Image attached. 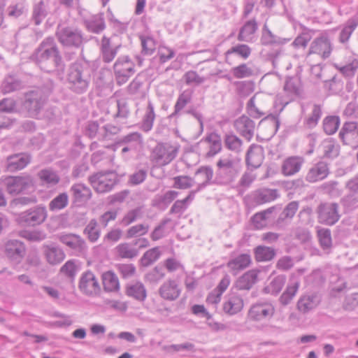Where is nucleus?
<instances>
[{
  "instance_id": "1",
  "label": "nucleus",
  "mask_w": 358,
  "mask_h": 358,
  "mask_svg": "<svg viewBox=\"0 0 358 358\" xmlns=\"http://www.w3.org/2000/svg\"><path fill=\"white\" fill-rule=\"evenodd\" d=\"M46 218L45 208L37 206L20 213L16 218V222L22 227H34L42 224Z\"/></svg>"
},
{
  "instance_id": "2",
  "label": "nucleus",
  "mask_w": 358,
  "mask_h": 358,
  "mask_svg": "<svg viewBox=\"0 0 358 358\" xmlns=\"http://www.w3.org/2000/svg\"><path fill=\"white\" fill-rule=\"evenodd\" d=\"M90 181L96 192L105 193L113 189L117 182V176L114 172H100L91 176Z\"/></svg>"
},
{
  "instance_id": "3",
  "label": "nucleus",
  "mask_w": 358,
  "mask_h": 358,
  "mask_svg": "<svg viewBox=\"0 0 358 358\" xmlns=\"http://www.w3.org/2000/svg\"><path fill=\"white\" fill-rule=\"evenodd\" d=\"M178 148L167 143L158 144L152 150L151 159L158 166H165L176 157Z\"/></svg>"
},
{
  "instance_id": "4",
  "label": "nucleus",
  "mask_w": 358,
  "mask_h": 358,
  "mask_svg": "<svg viewBox=\"0 0 358 358\" xmlns=\"http://www.w3.org/2000/svg\"><path fill=\"white\" fill-rule=\"evenodd\" d=\"M135 64L128 57H120L113 69L117 84L122 85L128 81L134 73Z\"/></svg>"
},
{
  "instance_id": "5",
  "label": "nucleus",
  "mask_w": 358,
  "mask_h": 358,
  "mask_svg": "<svg viewBox=\"0 0 358 358\" xmlns=\"http://www.w3.org/2000/svg\"><path fill=\"white\" fill-rule=\"evenodd\" d=\"M318 222L325 225H333L336 223L340 215L336 203H325L320 204L317 210Z\"/></svg>"
},
{
  "instance_id": "6",
  "label": "nucleus",
  "mask_w": 358,
  "mask_h": 358,
  "mask_svg": "<svg viewBox=\"0 0 358 358\" xmlns=\"http://www.w3.org/2000/svg\"><path fill=\"white\" fill-rule=\"evenodd\" d=\"M339 136L344 144L352 148L358 147V122H345L340 131Z\"/></svg>"
},
{
  "instance_id": "7",
  "label": "nucleus",
  "mask_w": 358,
  "mask_h": 358,
  "mask_svg": "<svg viewBox=\"0 0 358 358\" xmlns=\"http://www.w3.org/2000/svg\"><path fill=\"white\" fill-rule=\"evenodd\" d=\"M2 182L10 194L22 193L31 185V180L23 177H6Z\"/></svg>"
},
{
  "instance_id": "8",
  "label": "nucleus",
  "mask_w": 358,
  "mask_h": 358,
  "mask_svg": "<svg viewBox=\"0 0 358 358\" xmlns=\"http://www.w3.org/2000/svg\"><path fill=\"white\" fill-rule=\"evenodd\" d=\"M57 36L60 43L66 46H78L83 41L80 33L73 27L60 29Z\"/></svg>"
},
{
  "instance_id": "9",
  "label": "nucleus",
  "mask_w": 358,
  "mask_h": 358,
  "mask_svg": "<svg viewBox=\"0 0 358 358\" xmlns=\"http://www.w3.org/2000/svg\"><path fill=\"white\" fill-rule=\"evenodd\" d=\"M331 52V45L329 39L322 36L316 38L311 43L308 53L317 55L322 59L329 57Z\"/></svg>"
},
{
  "instance_id": "10",
  "label": "nucleus",
  "mask_w": 358,
  "mask_h": 358,
  "mask_svg": "<svg viewBox=\"0 0 358 358\" xmlns=\"http://www.w3.org/2000/svg\"><path fill=\"white\" fill-rule=\"evenodd\" d=\"M274 314V308L270 303H256L251 306L248 317L254 321H261L270 318Z\"/></svg>"
},
{
  "instance_id": "11",
  "label": "nucleus",
  "mask_w": 358,
  "mask_h": 358,
  "mask_svg": "<svg viewBox=\"0 0 358 358\" xmlns=\"http://www.w3.org/2000/svg\"><path fill=\"white\" fill-rule=\"evenodd\" d=\"M46 262L50 265H57L65 259L64 252L59 248L54 245H44L43 250Z\"/></svg>"
},
{
  "instance_id": "12",
  "label": "nucleus",
  "mask_w": 358,
  "mask_h": 358,
  "mask_svg": "<svg viewBox=\"0 0 358 358\" xmlns=\"http://www.w3.org/2000/svg\"><path fill=\"white\" fill-rule=\"evenodd\" d=\"M339 145L332 139H326L322 142L318 148L321 157L332 159L339 155Z\"/></svg>"
},
{
  "instance_id": "13",
  "label": "nucleus",
  "mask_w": 358,
  "mask_h": 358,
  "mask_svg": "<svg viewBox=\"0 0 358 358\" xmlns=\"http://www.w3.org/2000/svg\"><path fill=\"white\" fill-rule=\"evenodd\" d=\"M79 288L83 291H96L100 286L98 279L92 271L85 272L80 277Z\"/></svg>"
},
{
  "instance_id": "14",
  "label": "nucleus",
  "mask_w": 358,
  "mask_h": 358,
  "mask_svg": "<svg viewBox=\"0 0 358 358\" xmlns=\"http://www.w3.org/2000/svg\"><path fill=\"white\" fill-rule=\"evenodd\" d=\"M5 252L8 258L17 259L24 256L25 247L18 241H9L5 245Z\"/></svg>"
},
{
  "instance_id": "15",
  "label": "nucleus",
  "mask_w": 358,
  "mask_h": 358,
  "mask_svg": "<svg viewBox=\"0 0 358 358\" xmlns=\"http://www.w3.org/2000/svg\"><path fill=\"white\" fill-rule=\"evenodd\" d=\"M235 127L242 136L250 139L253 134L255 124L248 117L242 116L235 122Z\"/></svg>"
},
{
  "instance_id": "16",
  "label": "nucleus",
  "mask_w": 358,
  "mask_h": 358,
  "mask_svg": "<svg viewBox=\"0 0 358 358\" xmlns=\"http://www.w3.org/2000/svg\"><path fill=\"white\" fill-rule=\"evenodd\" d=\"M329 173L327 165L324 162H319L309 170L306 175V180L315 182L324 179Z\"/></svg>"
},
{
  "instance_id": "17",
  "label": "nucleus",
  "mask_w": 358,
  "mask_h": 358,
  "mask_svg": "<svg viewBox=\"0 0 358 358\" xmlns=\"http://www.w3.org/2000/svg\"><path fill=\"white\" fill-rule=\"evenodd\" d=\"M120 46V44L113 45L109 38H103L101 41V48L103 60L107 63L112 62L116 56Z\"/></svg>"
},
{
  "instance_id": "18",
  "label": "nucleus",
  "mask_w": 358,
  "mask_h": 358,
  "mask_svg": "<svg viewBox=\"0 0 358 358\" xmlns=\"http://www.w3.org/2000/svg\"><path fill=\"white\" fill-rule=\"evenodd\" d=\"M320 302V296L316 293L313 292L311 295H307L301 297L298 301L297 306L300 311L306 313L315 308Z\"/></svg>"
},
{
  "instance_id": "19",
  "label": "nucleus",
  "mask_w": 358,
  "mask_h": 358,
  "mask_svg": "<svg viewBox=\"0 0 358 358\" xmlns=\"http://www.w3.org/2000/svg\"><path fill=\"white\" fill-rule=\"evenodd\" d=\"M30 162V157L26 154H17L8 158V169L10 171L21 170Z\"/></svg>"
},
{
  "instance_id": "20",
  "label": "nucleus",
  "mask_w": 358,
  "mask_h": 358,
  "mask_svg": "<svg viewBox=\"0 0 358 358\" xmlns=\"http://www.w3.org/2000/svg\"><path fill=\"white\" fill-rule=\"evenodd\" d=\"M302 164L303 160L300 157H289L282 163V172L285 176H292L299 171Z\"/></svg>"
},
{
  "instance_id": "21",
  "label": "nucleus",
  "mask_w": 358,
  "mask_h": 358,
  "mask_svg": "<svg viewBox=\"0 0 358 358\" xmlns=\"http://www.w3.org/2000/svg\"><path fill=\"white\" fill-rule=\"evenodd\" d=\"M247 163L253 168L259 167L264 160V150L261 146L253 145L247 155Z\"/></svg>"
},
{
  "instance_id": "22",
  "label": "nucleus",
  "mask_w": 358,
  "mask_h": 358,
  "mask_svg": "<svg viewBox=\"0 0 358 358\" xmlns=\"http://www.w3.org/2000/svg\"><path fill=\"white\" fill-rule=\"evenodd\" d=\"M59 241L69 248L80 251L84 248V241L80 236L75 234H63L59 237Z\"/></svg>"
},
{
  "instance_id": "23",
  "label": "nucleus",
  "mask_w": 358,
  "mask_h": 358,
  "mask_svg": "<svg viewBox=\"0 0 358 358\" xmlns=\"http://www.w3.org/2000/svg\"><path fill=\"white\" fill-rule=\"evenodd\" d=\"M255 259L258 262H268L275 256V251L273 248L259 245L254 249Z\"/></svg>"
},
{
  "instance_id": "24",
  "label": "nucleus",
  "mask_w": 358,
  "mask_h": 358,
  "mask_svg": "<svg viewBox=\"0 0 358 358\" xmlns=\"http://www.w3.org/2000/svg\"><path fill=\"white\" fill-rule=\"evenodd\" d=\"M243 307V301L237 296H232L224 303L223 310L229 315H235Z\"/></svg>"
},
{
  "instance_id": "25",
  "label": "nucleus",
  "mask_w": 358,
  "mask_h": 358,
  "mask_svg": "<svg viewBox=\"0 0 358 358\" xmlns=\"http://www.w3.org/2000/svg\"><path fill=\"white\" fill-rule=\"evenodd\" d=\"M251 257L249 255L243 254L227 263V266L233 271L243 270L250 266Z\"/></svg>"
},
{
  "instance_id": "26",
  "label": "nucleus",
  "mask_w": 358,
  "mask_h": 358,
  "mask_svg": "<svg viewBox=\"0 0 358 358\" xmlns=\"http://www.w3.org/2000/svg\"><path fill=\"white\" fill-rule=\"evenodd\" d=\"M102 282L105 291H117L120 288L118 278L111 271L102 275Z\"/></svg>"
},
{
  "instance_id": "27",
  "label": "nucleus",
  "mask_w": 358,
  "mask_h": 358,
  "mask_svg": "<svg viewBox=\"0 0 358 358\" xmlns=\"http://www.w3.org/2000/svg\"><path fill=\"white\" fill-rule=\"evenodd\" d=\"M73 195L76 201H87L91 198L92 192L90 188L82 184H76L71 187Z\"/></svg>"
},
{
  "instance_id": "28",
  "label": "nucleus",
  "mask_w": 358,
  "mask_h": 358,
  "mask_svg": "<svg viewBox=\"0 0 358 358\" xmlns=\"http://www.w3.org/2000/svg\"><path fill=\"white\" fill-rule=\"evenodd\" d=\"M79 267L75 260L71 259L59 268V274L73 281L78 272Z\"/></svg>"
},
{
  "instance_id": "29",
  "label": "nucleus",
  "mask_w": 358,
  "mask_h": 358,
  "mask_svg": "<svg viewBox=\"0 0 358 358\" xmlns=\"http://www.w3.org/2000/svg\"><path fill=\"white\" fill-rule=\"evenodd\" d=\"M257 29V23L255 20L247 22L241 28L238 39L240 41H249L252 38V36L255 33Z\"/></svg>"
},
{
  "instance_id": "30",
  "label": "nucleus",
  "mask_w": 358,
  "mask_h": 358,
  "mask_svg": "<svg viewBox=\"0 0 358 358\" xmlns=\"http://www.w3.org/2000/svg\"><path fill=\"white\" fill-rule=\"evenodd\" d=\"M38 176L41 182L49 185H55L59 183L60 178L58 174L52 169H43L38 172Z\"/></svg>"
},
{
  "instance_id": "31",
  "label": "nucleus",
  "mask_w": 358,
  "mask_h": 358,
  "mask_svg": "<svg viewBox=\"0 0 358 358\" xmlns=\"http://www.w3.org/2000/svg\"><path fill=\"white\" fill-rule=\"evenodd\" d=\"M70 83L73 85L74 90L81 92L87 87V83L81 76V72L78 69H73L69 75Z\"/></svg>"
},
{
  "instance_id": "32",
  "label": "nucleus",
  "mask_w": 358,
  "mask_h": 358,
  "mask_svg": "<svg viewBox=\"0 0 358 358\" xmlns=\"http://www.w3.org/2000/svg\"><path fill=\"white\" fill-rule=\"evenodd\" d=\"M115 252L119 257L123 259H131L136 257L138 252L137 249L127 243L118 245L115 248Z\"/></svg>"
},
{
  "instance_id": "33",
  "label": "nucleus",
  "mask_w": 358,
  "mask_h": 358,
  "mask_svg": "<svg viewBox=\"0 0 358 358\" xmlns=\"http://www.w3.org/2000/svg\"><path fill=\"white\" fill-rule=\"evenodd\" d=\"M317 236L321 248L329 250L332 246L331 231L328 229L319 228L317 230Z\"/></svg>"
},
{
  "instance_id": "34",
  "label": "nucleus",
  "mask_w": 358,
  "mask_h": 358,
  "mask_svg": "<svg viewBox=\"0 0 358 358\" xmlns=\"http://www.w3.org/2000/svg\"><path fill=\"white\" fill-rule=\"evenodd\" d=\"M339 125L340 118L336 115L327 116L323 120V129L328 135H331L336 133Z\"/></svg>"
},
{
  "instance_id": "35",
  "label": "nucleus",
  "mask_w": 358,
  "mask_h": 358,
  "mask_svg": "<svg viewBox=\"0 0 358 358\" xmlns=\"http://www.w3.org/2000/svg\"><path fill=\"white\" fill-rule=\"evenodd\" d=\"M258 273V270L253 269L246 272L244 275H243L239 280L241 288L244 289H250L252 285L257 282Z\"/></svg>"
},
{
  "instance_id": "36",
  "label": "nucleus",
  "mask_w": 358,
  "mask_h": 358,
  "mask_svg": "<svg viewBox=\"0 0 358 358\" xmlns=\"http://www.w3.org/2000/svg\"><path fill=\"white\" fill-rule=\"evenodd\" d=\"M234 77L238 79L251 77L253 75V69L247 64H241L231 69Z\"/></svg>"
},
{
  "instance_id": "37",
  "label": "nucleus",
  "mask_w": 358,
  "mask_h": 358,
  "mask_svg": "<svg viewBox=\"0 0 358 358\" xmlns=\"http://www.w3.org/2000/svg\"><path fill=\"white\" fill-rule=\"evenodd\" d=\"M206 141L210 145V153L212 155L217 154L221 150V138L215 133H211L206 137Z\"/></svg>"
},
{
  "instance_id": "38",
  "label": "nucleus",
  "mask_w": 358,
  "mask_h": 358,
  "mask_svg": "<svg viewBox=\"0 0 358 358\" xmlns=\"http://www.w3.org/2000/svg\"><path fill=\"white\" fill-rule=\"evenodd\" d=\"M236 54L243 59H247L251 55V48L245 44H239L227 50V55Z\"/></svg>"
},
{
  "instance_id": "39",
  "label": "nucleus",
  "mask_w": 358,
  "mask_h": 358,
  "mask_svg": "<svg viewBox=\"0 0 358 358\" xmlns=\"http://www.w3.org/2000/svg\"><path fill=\"white\" fill-rule=\"evenodd\" d=\"M160 256V252L158 248H152L145 252L141 257V262L144 266H148L155 262Z\"/></svg>"
},
{
  "instance_id": "40",
  "label": "nucleus",
  "mask_w": 358,
  "mask_h": 358,
  "mask_svg": "<svg viewBox=\"0 0 358 358\" xmlns=\"http://www.w3.org/2000/svg\"><path fill=\"white\" fill-rule=\"evenodd\" d=\"M68 204V196L62 193L56 196L49 204L50 210H58L65 208Z\"/></svg>"
},
{
  "instance_id": "41",
  "label": "nucleus",
  "mask_w": 358,
  "mask_h": 358,
  "mask_svg": "<svg viewBox=\"0 0 358 358\" xmlns=\"http://www.w3.org/2000/svg\"><path fill=\"white\" fill-rule=\"evenodd\" d=\"M269 211H263L256 213L252 218V223L257 229L264 228L267 224V215Z\"/></svg>"
},
{
  "instance_id": "42",
  "label": "nucleus",
  "mask_w": 358,
  "mask_h": 358,
  "mask_svg": "<svg viewBox=\"0 0 358 358\" xmlns=\"http://www.w3.org/2000/svg\"><path fill=\"white\" fill-rule=\"evenodd\" d=\"M85 232L91 241H96L100 235L96 222L95 220H91L87 225Z\"/></svg>"
},
{
  "instance_id": "43",
  "label": "nucleus",
  "mask_w": 358,
  "mask_h": 358,
  "mask_svg": "<svg viewBox=\"0 0 358 358\" xmlns=\"http://www.w3.org/2000/svg\"><path fill=\"white\" fill-rule=\"evenodd\" d=\"M143 52L145 55H151L156 49L155 41L150 37H141Z\"/></svg>"
},
{
  "instance_id": "44",
  "label": "nucleus",
  "mask_w": 358,
  "mask_h": 358,
  "mask_svg": "<svg viewBox=\"0 0 358 358\" xmlns=\"http://www.w3.org/2000/svg\"><path fill=\"white\" fill-rule=\"evenodd\" d=\"M358 305V292L351 293L345 296L343 308L347 310H353Z\"/></svg>"
},
{
  "instance_id": "45",
  "label": "nucleus",
  "mask_w": 358,
  "mask_h": 358,
  "mask_svg": "<svg viewBox=\"0 0 358 358\" xmlns=\"http://www.w3.org/2000/svg\"><path fill=\"white\" fill-rule=\"evenodd\" d=\"M42 55L45 58H48L52 56L57 55V50L56 47L52 43V41H46L41 45Z\"/></svg>"
},
{
  "instance_id": "46",
  "label": "nucleus",
  "mask_w": 358,
  "mask_h": 358,
  "mask_svg": "<svg viewBox=\"0 0 358 358\" xmlns=\"http://www.w3.org/2000/svg\"><path fill=\"white\" fill-rule=\"evenodd\" d=\"M148 227L143 224H137L129 228L127 233V238L140 236L148 232Z\"/></svg>"
},
{
  "instance_id": "47",
  "label": "nucleus",
  "mask_w": 358,
  "mask_h": 358,
  "mask_svg": "<svg viewBox=\"0 0 358 358\" xmlns=\"http://www.w3.org/2000/svg\"><path fill=\"white\" fill-rule=\"evenodd\" d=\"M277 196L276 190L264 189L259 192L258 199L262 203H267L275 200Z\"/></svg>"
},
{
  "instance_id": "48",
  "label": "nucleus",
  "mask_w": 358,
  "mask_h": 358,
  "mask_svg": "<svg viewBox=\"0 0 358 358\" xmlns=\"http://www.w3.org/2000/svg\"><path fill=\"white\" fill-rule=\"evenodd\" d=\"M312 38L310 32L304 31L299 35L294 41L293 44L295 47L306 48Z\"/></svg>"
},
{
  "instance_id": "49",
  "label": "nucleus",
  "mask_w": 358,
  "mask_h": 358,
  "mask_svg": "<svg viewBox=\"0 0 358 358\" xmlns=\"http://www.w3.org/2000/svg\"><path fill=\"white\" fill-rule=\"evenodd\" d=\"M225 145L230 150H237L241 146V141L235 135L229 134L226 136Z\"/></svg>"
},
{
  "instance_id": "50",
  "label": "nucleus",
  "mask_w": 358,
  "mask_h": 358,
  "mask_svg": "<svg viewBox=\"0 0 358 358\" xmlns=\"http://www.w3.org/2000/svg\"><path fill=\"white\" fill-rule=\"evenodd\" d=\"M185 83L189 84H200L203 82V79L201 78L195 71H189L184 75Z\"/></svg>"
},
{
  "instance_id": "51",
  "label": "nucleus",
  "mask_w": 358,
  "mask_h": 358,
  "mask_svg": "<svg viewBox=\"0 0 358 358\" xmlns=\"http://www.w3.org/2000/svg\"><path fill=\"white\" fill-rule=\"evenodd\" d=\"M105 303L106 305H108L113 309L121 312H125L128 307L127 302H123L117 300L106 299L105 300Z\"/></svg>"
},
{
  "instance_id": "52",
  "label": "nucleus",
  "mask_w": 358,
  "mask_h": 358,
  "mask_svg": "<svg viewBox=\"0 0 358 358\" xmlns=\"http://www.w3.org/2000/svg\"><path fill=\"white\" fill-rule=\"evenodd\" d=\"M174 187L180 189L189 188L192 185V180L187 176H178L175 178Z\"/></svg>"
},
{
  "instance_id": "53",
  "label": "nucleus",
  "mask_w": 358,
  "mask_h": 358,
  "mask_svg": "<svg viewBox=\"0 0 358 358\" xmlns=\"http://www.w3.org/2000/svg\"><path fill=\"white\" fill-rule=\"evenodd\" d=\"M299 208V203L296 201L289 203L283 211L285 218H292L296 214Z\"/></svg>"
},
{
  "instance_id": "54",
  "label": "nucleus",
  "mask_w": 358,
  "mask_h": 358,
  "mask_svg": "<svg viewBox=\"0 0 358 358\" xmlns=\"http://www.w3.org/2000/svg\"><path fill=\"white\" fill-rule=\"evenodd\" d=\"M159 55L161 62H165L173 57L174 52L169 48L162 46L159 48Z\"/></svg>"
},
{
  "instance_id": "55",
  "label": "nucleus",
  "mask_w": 358,
  "mask_h": 358,
  "mask_svg": "<svg viewBox=\"0 0 358 358\" xmlns=\"http://www.w3.org/2000/svg\"><path fill=\"white\" fill-rule=\"evenodd\" d=\"M322 114L321 108L319 106H314L310 117L308 120V123L310 125H315L317 124Z\"/></svg>"
},
{
  "instance_id": "56",
  "label": "nucleus",
  "mask_w": 358,
  "mask_h": 358,
  "mask_svg": "<svg viewBox=\"0 0 358 358\" xmlns=\"http://www.w3.org/2000/svg\"><path fill=\"white\" fill-rule=\"evenodd\" d=\"M192 311L194 315L206 317L207 320L210 319V315L203 305H194L192 307Z\"/></svg>"
},
{
  "instance_id": "57",
  "label": "nucleus",
  "mask_w": 358,
  "mask_h": 358,
  "mask_svg": "<svg viewBox=\"0 0 358 358\" xmlns=\"http://www.w3.org/2000/svg\"><path fill=\"white\" fill-rule=\"evenodd\" d=\"M146 177V172L144 171H138L131 176L130 182L133 185H138L144 181Z\"/></svg>"
},
{
  "instance_id": "58",
  "label": "nucleus",
  "mask_w": 358,
  "mask_h": 358,
  "mask_svg": "<svg viewBox=\"0 0 358 358\" xmlns=\"http://www.w3.org/2000/svg\"><path fill=\"white\" fill-rule=\"evenodd\" d=\"M15 108V103L12 99H5L0 102V111L11 112Z\"/></svg>"
},
{
  "instance_id": "59",
  "label": "nucleus",
  "mask_w": 358,
  "mask_h": 358,
  "mask_svg": "<svg viewBox=\"0 0 358 358\" xmlns=\"http://www.w3.org/2000/svg\"><path fill=\"white\" fill-rule=\"evenodd\" d=\"M139 216L138 211L134 210L129 211L122 219V223L125 225H129L131 222H134Z\"/></svg>"
},
{
  "instance_id": "60",
  "label": "nucleus",
  "mask_w": 358,
  "mask_h": 358,
  "mask_svg": "<svg viewBox=\"0 0 358 358\" xmlns=\"http://www.w3.org/2000/svg\"><path fill=\"white\" fill-rule=\"evenodd\" d=\"M358 69V62L354 61L341 69V71L348 76H352Z\"/></svg>"
},
{
  "instance_id": "61",
  "label": "nucleus",
  "mask_w": 358,
  "mask_h": 358,
  "mask_svg": "<svg viewBox=\"0 0 358 358\" xmlns=\"http://www.w3.org/2000/svg\"><path fill=\"white\" fill-rule=\"evenodd\" d=\"M189 101V96L186 95L185 94H182L181 95H180L176 104V110L178 111L182 109Z\"/></svg>"
},
{
  "instance_id": "62",
  "label": "nucleus",
  "mask_w": 358,
  "mask_h": 358,
  "mask_svg": "<svg viewBox=\"0 0 358 358\" xmlns=\"http://www.w3.org/2000/svg\"><path fill=\"white\" fill-rule=\"evenodd\" d=\"M189 199V196L185 198L183 200H178L176 201L173 206L171 207V212L172 213H179L184 210L186 208V203L187 200Z\"/></svg>"
},
{
  "instance_id": "63",
  "label": "nucleus",
  "mask_w": 358,
  "mask_h": 358,
  "mask_svg": "<svg viewBox=\"0 0 358 358\" xmlns=\"http://www.w3.org/2000/svg\"><path fill=\"white\" fill-rule=\"evenodd\" d=\"M122 236V231L120 229H113L105 236V239L110 242L117 241Z\"/></svg>"
},
{
  "instance_id": "64",
  "label": "nucleus",
  "mask_w": 358,
  "mask_h": 358,
  "mask_svg": "<svg viewBox=\"0 0 358 358\" xmlns=\"http://www.w3.org/2000/svg\"><path fill=\"white\" fill-rule=\"evenodd\" d=\"M117 213L114 211H108L102 215L100 221L104 226H106L109 222L114 220L116 218Z\"/></svg>"
}]
</instances>
